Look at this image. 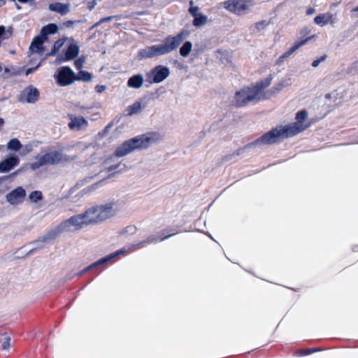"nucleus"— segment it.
Wrapping results in <instances>:
<instances>
[{
	"mask_svg": "<svg viewBox=\"0 0 358 358\" xmlns=\"http://www.w3.org/2000/svg\"><path fill=\"white\" fill-rule=\"evenodd\" d=\"M301 131V128L298 126L297 123H292L285 126H278L272 129L268 132L264 134L261 137L255 141L248 143L244 147L236 150L231 155H226L223 160L227 162L235 156H238L244 150L250 149L254 147L261 146L262 145H269L277 142L278 139H284L292 137Z\"/></svg>",
	"mask_w": 358,
	"mask_h": 358,
	"instance_id": "1",
	"label": "nucleus"
},
{
	"mask_svg": "<svg viewBox=\"0 0 358 358\" xmlns=\"http://www.w3.org/2000/svg\"><path fill=\"white\" fill-rule=\"evenodd\" d=\"M189 34V30L182 29L175 36L168 35L164 38L162 43L140 49L138 51L137 57L138 59H150L172 52L182 43Z\"/></svg>",
	"mask_w": 358,
	"mask_h": 358,
	"instance_id": "2",
	"label": "nucleus"
},
{
	"mask_svg": "<svg viewBox=\"0 0 358 358\" xmlns=\"http://www.w3.org/2000/svg\"><path fill=\"white\" fill-rule=\"evenodd\" d=\"M159 135L150 132L133 137L124 141L115 150L113 155L117 157H124L135 150H145L159 139Z\"/></svg>",
	"mask_w": 358,
	"mask_h": 358,
	"instance_id": "3",
	"label": "nucleus"
},
{
	"mask_svg": "<svg viewBox=\"0 0 358 358\" xmlns=\"http://www.w3.org/2000/svg\"><path fill=\"white\" fill-rule=\"evenodd\" d=\"M75 227L76 229H80L87 226L83 213L77 214L61 222L55 229L48 231L39 241H52L61 233L69 231L71 227Z\"/></svg>",
	"mask_w": 358,
	"mask_h": 358,
	"instance_id": "4",
	"label": "nucleus"
},
{
	"mask_svg": "<svg viewBox=\"0 0 358 358\" xmlns=\"http://www.w3.org/2000/svg\"><path fill=\"white\" fill-rule=\"evenodd\" d=\"M36 161L29 164L32 171H36L44 166H54L69 160V156L63 155L60 151L53 150L45 152L42 155H37Z\"/></svg>",
	"mask_w": 358,
	"mask_h": 358,
	"instance_id": "5",
	"label": "nucleus"
},
{
	"mask_svg": "<svg viewBox=\"0 0 358 358\" xmlns=\"http://www.w3.org/2000/svg\"><path fill=\"white\" fill-rule=\"evenodd\" d=\"M169 74V67L157 65L146 73V80L150 84L160 83L166 79Z\"/></svg>",
	"mask_w": 358,
	"mask_h": 358,
	"instance_id": "6",
	"label": "nucleus"
},
{
	"mask_svg": "<svg viewBox=\"0 0 358 358\" xmlns=\"http://www.w3.org/2000/svg\"><path fill=\"white\" fill-rule=\"evenodd\" d=\"M54 77L57 85L62 87L69 85L75 81V73L68 66L59 68Z\"/></svg>",
	"mask_w": 358,
	"mask_h": 358,
	"instance_id": "7",
	"label": "nucleus"
},
{
	"mask_svg": "<svg viewBox=\"0 0 358 358\" xmlns=\"http://www.w3.org/2000/svg\"><path fill=\"white\" fill-rule=\"evenodd\" d=\"M257 99H261L260 97L256 96L250 87H244L235 93L234 105L238 108L243 107Z\"/></svg>",
	"mask_w": 358,
	"mask_h": 358,
	"instance_id": "8",
	"label": "nucleus"
},
{
	"mask_svg": "<svg viewBox=\"0 0 358 358\" xmlns=\"http://www.w3.org/2000/svg\"><path fill=\"white\" fill-rule=\"evenodd\" d=\"M40 97L39 90L33 85H29L19 94L17 100L20 103H35Z\"/></svg>",
	"mask_w": 358,
	"mask_h": 358,
	"instance_id": "9",
	"label": "nucleus"
},
{
	"mask_svg": "<svg viewBox=\"0 0 358 358\" xmlns=\"http://www.w3.org/2000/svg\"><path fill=\"white\" fill-rule=\"evenodd\" d=\"M253 0H227L223 3V7L236 15H242L248 9V3H252Z\"/></svg>",
	"mask_w": 358,
	"mask_h": 358,
	"instance_id": "10",
	"label": "nucleus"
},
{
	"mask_svg": "<svg viewBox=\"0 0 358 358\" xmlns=\"http://www.w3.org/2000/svg\"><path fill=\"white\" fill-rule=\"evenodd\" d=\"M20 161V157L15 154L7 155L5 159L0 162V173H8L15 166H18Z\"/></svg>",
	"mask_w": 358,
	"mask_h": 358,
	"instance_id": "11",
	"label": "nucleus"
},
{
	"mask_svg": "<svg viewBox=\"0 0 358 358\" xmlns=\"http://www.w3.org/2000/svg\"><path fill=\"white\" fill-rule=\"evenodd\" d=\"M25 196V189L22 187H17L8 193L6 199L10 205L15 206L22 203Z\"/></svg>",
	"mask_w": 358,
	"mask_h": 358,
	"instance_id": "12",
	"label": "nucleus"
},
{
	"mask_svg": "<svg viewBox=\"0 0 358 358\" xmlns=\"http://www.w3.org/2000/svg\"><path fill=\"white\" fill-rule=\"evenodd\" d=\"M177 233H173V234H169V235H166L162 238H159V241H163L169 238H170L171 236L176 234ZM159 241V239L157 238V236L156 235H152V236H148L145 240L143 241H141L138 243H136V244H132L130 246L128 247L127 250V252L128 251L129 252H131V251H134L135 250H137V249H139V248H142L143 247H145L146 245H149V244H155L157 243V242Z\"/></svg>",
	"mask_w": 358,
	"mask_h": 358,
	"instance_id": "13",
	"label": "nucleus"
},
{
	"mask_svg": "<svg viewBox=\"0 0 358 358\" xmlns=\"http://www.w3.org/2000/svg\"><path fill=\"white\" fill-rule=\"evenodd\" d=\"M115 202H109L103 205L96 206V208L99 210L97 214V217H99V222H103L108 218H110L113 215V207L115 206Z\"/></svg>",
	"mask_w": 358,
	"mask_h": 358,
	"instance_id": "14",
	"label": "nucleus"
},
{
	"mask_svg": "<svg viewBox=\"0 0 358 358\" xmlns=\"http://www.w3.org/2000/svg\"><path fill=\"white\" fill-rule=\"evenodd\" d=\"M70 122L68 126L70 129L79 131L88 126V122L86 119L82 116H75L73 115H69Z\"/></svg>",
	"mask_w": 358,
	"mask_h": 358,
	"instance_id": "15",
	"label": "nucleus"
},
{
	"mask_svg": "<svg viewBox=\"0 0 358 358\" xmlns=\"http://www.w3.org/2000/svg\"><path fill=\"white\" fill-rule=\"evenodd\" d=\"M47 40L45 39L44 37H43L40 34L35 36L29 46V51L32 53L37 52V53H41L44 50L43 48V43Z\"/></svg>",
	"mask_w": 358,
	"mask_h": 358,
	"instance_id": "16",
	"label": "nucleus"
},
{
	"mask_svg": "<svg viewBox=\"0 0 358 358\" xmlns=\"http://www.w3.org/2000/svg\"><path fill=\"white\" fill-rule=\"evenodd\" d=\"M97 210H99L97 209L96 206H95L87 208L83 213L87 225L94 224L100 222L99 217H96L97 214H99Z\"/></svg>",
	"mask_w": 358,
	"mask_h": 358,
	"instance_id": "17",
	"label": "nucleus"
},
{
	"mask_svg": "<svg viewBox=\"0 0 358 358\" xmlns=\"http://www.w3.org/2000/svg\"><path fill=\"white\" fill-rule=\"evenodd\" d=\"M336 17L330 13H321L314 18V22L317 25L324 27L329 23H335Z\"/></svg>",
	"mask_w": 358,
	"mask_h": 358,
	"instance_id": "18",
	"label": "nucleus"
},
{
	"mask_svg": "<svg viewBox=\"0 0 358 358\" xmlns=\"http://www.w3.org/2000/svg\"><path fill=\"white\" fill-rule=\"evenodd\" d=\"M273 76L271 74H270L266 78L256 83V84L253 85L252 87H250V89L257 97L259 93L262 92V90L266 89L271 84Z\"/></svg>",
	"mask_w": 358,
	"mask_h": 358,
	"instance_id": "19",
	"label": "nucleus"
},
{
	"mask_svg": "<svg viewBox=\"0 0 358 358\" xmlns=\"http://www.w3.org/2000/svg\"><path fill=\"white\" fill-rule=\"evenodd\" d=\"M126 253H127V250H126V248H122L120 250L115 251V252H113L108 255H106V256L98 259L94 263L98 268L101 266H103V265L108 263L109 262H110L115 257H117L121 255L126 254Z\"/></svg>",
	"mask_w": 358,
	"mask_h": 358,
	"instance_id": "20",
	"label": "nucleus"
},
{
	"mask_svg": "<svg viewBox=\"0 0 358 358\" xmlns=\"http://www.w3.org/2000/svg\"><path fill=\"white\" fill-rule=\"evenodd\" d=\"M70 6L69 3H62L60 2H56L50 3L48 8L51 11L57 12L62 15L67 14L70 10Z\"/></svg>",
	"mask_w": 358,
	"mask_h": 358,
	"instance_id": "21",
	"label": "nucleus"
},
{
	"mask_svg": "<svg viewBox=\"0 0 358 358\" xmlns=\"http://www.w3.org/2000/svg\"><path fill=\"white\" fill-rule=\"evenodd\" d=\"M143 76L138 73L129 78L127 85L130 88L138 89L143 85Z\"/></svg>",
	"mask_w": 358,
	"mask_h": 358,
	"instance_id": "22",
	"label": "nucleus"
},
{
	"mask_svg": "<svg viewBox=\"0 0 358 358\" xmlns=\"http://www.w3.org/2000/svg\"><path fill=\"white\" fill-rule=\"evenodd\" d=\"M58 31V26L55 23H49L43 26L40 31V34L48 40V35L55 34Z\"/></svg>",
	"mask_w": 358,
	"mask_h": 358,
	"instance_id": "23",
	"label": "nucleus"
},
{
	"mask_svg": "<svg viewBox=\"0 0 358 358\" xmlns=\"http://www.w3.org/2000/svg\"><path fill=\"white\" fill-rule=\"evenodd\" d=\"M79 46L76 43H71L65 51L66 59L73 60L79 54Z\"/></svg>",
	"mask_w": 358,
	"mask_h": 358,
	"instance_id": "24",
	"label": "nucleus"
},
{
	"mask_svg": "<svg viewBox=\"0 0 358 358\" xmlns=\"http://www.w3.org/2000/svg\"><path fill=\"white\" fill-rule=\"evenodd\" d=\"M66 40V37H64V38L57 40L54 43L50 52L46 54V57H51V56H55V55H57V53L59 51L61 48L64 45Z\"/></svg>",
	"mask_w": 358,
	"mask_h": 358,
	"instance_id": "25",
	"label": "nucleus"
},
{
	"mask_svg": "<svg viewBox=\"0 0 358 358\" xmlns=\"http://www.w3.org/2000/svg\"><path fill=\"white\" fill-rule=\"evenodd\" d=\"M141 103L139 101H136L133 104L129 106L126 108L127 115L132 116L141 112Z\"/></svg>",
	"mask_w": 358,
	"mask_h": 358,
	"instance_id": "26",
	"label": "nucleus"
},
{
	"mask_svg": "<svg viewBox=\"0 0 358 358\" xmlns=\"http://www.w3.org/2000/svg\"><path fill=\"white\" fill-rule=\"evenodd\" d=\"M6 147L8 150L18 152L22 148L23 145L17 138H14L7 143Z\"/></svg>",
	"mask_w": 358,
	"mask_h": 358,
	"instance_id": "27",
	"label": "nucleus"
},
{
	"mask_svg": "<svg viewBox=\"0 0 358 358\" xmlns=\"http://www.w3.org/2000/svg\"><path fill=\"white\" fill-rule=\"evenodd\" d=\"M45 235L39 237L37 240H36L35 241L31 243V244H33L35 245L34 248H31L26 255L27 257L28 256H30L31 255H33L34 252H36V251L43 248L44 247V243H48L50 241H39L40 239L41 238H43Z\"/></svg>",
	"mask_w": 358,
	"mask_h": 358,
	"instance_id": "28",
	"label": "nucleus"
},
{
	"mask_svg": "<svg viewBox=\"0 0 358 358\" xmlns=\"http://www.w3.org/2000/svg\"><path fill=\"white\" fill-rule=\"evenodd\" d=\"M92 78V73L84 70H80L77 74L75 73V80L89 82Z\"/></svg>",
	"mask_w": 358,
	"mask_h": 358,
	"instance_id": "29",
	"label": "nucleus"
},
{
	"mask_svg": "<svg viewBox=\"0 0 358 358\" xmlns=\"http://www.w3.org/2000/svg\"><path fill=\"white\" fill-rule=\"evenodd\" d=\"M192 49V43L190 41H185L182 43V46L180 48L179 52L180 55L183 57H187Z\"/></svg>",
	"mask_w": 358,
	"mask_h": 358,
	"instance_id": "30",
	"label": "nucleus"
},
{
	"mask_svg": "<svg viewBox=\"0 0 358 358\" xmlns=\"http://www.w3.org/2000/svg\"><path fill=\"white\" fill-rule=\"evenodd\" d=\"M207 16L200 13L194 17L192 24L196 27H199L204 25L207 22Z\"/></svg>",
	"mask_w": 358,
	"mask_h": 358,
	"instance_id": "31",
	"label": "nucleus"
},
{
	"mask_svg": "<svg viewBox=\"0 0 358 358\" xmlns=\"http://www.w3.org/2000/svg\"><path fill=\"white\" fill-rule=\"evenodd\" d=\"M308 117V113L306 110H301L296 114V120H297L295 123L298 124V126L301 128V131L304 129L303 127V121H304Z\"/></svg>",
	"mask_w": 358,
	"mask_h": 358,
	"instance_id": "32",
	"label": "nucleus"
},
{
	"mask_svg": "<svg viewBox=\"0 0 358 358\" xmlns=\"http://www.w3.org/2000/svg\"><path fill=\"white\" fill-rule=\"evenodd\" d=\"M287 85V84L285 83V81H282L279 83H278L277 85H275V86H273L269 92H267L266 94H269L268 96H266L264 97V99H268L271 96V95H273V94H275L277 93H278L279 92H280L285 86Z\"/></svg>",
	"mask_w": 358,
	"mask_h": 358,
	"instance_id": "33",
	"label": "nucleus"
},
{
	"mask_svg": "<svg viewBox=\"0 0 358 358\" xmlns=\"http://www.w3.org/2000/svg\"><path fill=\"white\" fill-rule=\"evenodd\" d=\"M29 199L32 203H37L43 199V194L38 190L33 191L29 194Z\"/></svg>",
	"mask_w": 358,
	"mask_h": 358,
	"instance_id": "34",
	"label": "nucleus"
},
{
	"mask_svg": "<svg viewBox=\"0 0 358 358\" xmlns=\"http://www.w3.org/2000/svg\"><path fill=\"white\" fill-rule=\"evenodd\" d=\"M311 38V37H307L305 39H303V40H301L299 41H297L296 42L292 47H291L288 51L289 53H291V55H292L296 50H297L300 47H301L302 45H305L310 39Z\"/></svg>",
	"mask_w": 358,
	"mask_h": 358,
	"instance_id": "35",
	"label": "nucleus"
},
{
	"mask_svg": "<svg viewBox=\"0 0 358 358\" xmlns=\"http://www.w3.org/2000/svg\"><path fill=\"white\" fill-rule=\"evenodd\" d=\"M269 24V22L266 20H262L259 22H257L255 24V27L258 31H261L264 29L266 26H268Z\"/></svg>",
	"mask_w": 358,
	"mask_h": 358,
	"instance_id": "36",
	"label": "nucleus"
},
{
	"mask_svg": "<svg viewBox=\"0 0 358 358\" xmlns=\"http://www.w3.org/2000/svg\"><path fill=\"white\" fill-rule=\"evenodd\" d=\"M113 19L120 20V15H112V16L105 17L101 18L99 20V22L100 23H104V22H107L111 21Z\"/></svg>",
	"mask_w": 358,
	"mask_h": 358,
	"instance_id": "37",
	"label": "nucleus"
},
{
	"mask_svg": "<svg viewBox=\"0 0 358 358\" xmlns=\"http://www.w3.org/2000/svg\"><path fill=\"white\" fill-rule=\"evenodd\" d=\"M322 349L321 348H308V349H306V350H303L301 352V355H310L313 352H319V351H321Z\"/></svg>",
	"mask_w": 358,
	"mask_h": 358,
	"instance_id": "38",
	"label": "nucleus"
},
{
	"mask_svg": "<svg viewBox=\"0 0 358 358\" xmlns=\"http://www.w3.org/2000/svg\"><path fill=\"white\" fill-rule=\"evenodd\" d=\"M85 62V60L83 58H78L77 59L75 62H74V65L76 66V68L78 69V70H81V69L83 68V64Z\"/></svg>",
	"mask_w": 358,
	"mask_h": 358,
	"instance_id": "39",
	"label": "nucleus"
},
{
	"mask_svg": "<svg viewBox=\"0 0 358 358\" xmlns=\"http://www.w3.org/2000/svg\"><path fill=\"white\" fill-rule=\"evenodd\" d=\"M327 59V55H322V57H320V58L314 60L313 62H312V66L313 67H317L322 62H324L325 59Z\"/></svg>",
	"mask_w": 358,
	"mask_h": 358,
	"instance_id": "40",
	"label": "nucleus"
},
{
	"mask_svg": "<svg viewBox=\"0 0 358 358\" xmlns=\"http://www.w3.org/2000/svg\"><path fill=\"white\" fill-rule=\"evenodd\" d=\"M68 61H70V59H66V55L65 54H64V56L62 55H59L57 56V57L56 58L55 63L56 64H62L63 62H68Z\"/></svg>",
	"mask_w": 358,
	"mask_h": 358,
	"instance_id": "41",
	"label": "nucleus"
},
{
	"mask_svg": "<svg viewBox=\"0 0 358 358\" xmlns=\"http://www.w3.org/2000/svg\"><path fill=\"white\" fill-rule=\"evenodd\" d=\"M10 338L9 336H6L4 338V341L1 345L2 349L6 350H8L10 347Z\"/></svg>",
	"mask_w": 358,
	"mask_h": 358,
	"instance_id": "42",
	"label": "nucleus"
},
{
	"mask_svg": "<svg viewBox=\"0 0 358 358\" xmlns=\"http://www.w3.org/2000/svg\"><path fill=\"white\" fill-rule=\"evenodd\" d=\"M81 22H82L81 20H67L64 22V25L66 27L69 28V27H71L73 24L80 23Z\"/></svg>",
	"mask_w": 358,
	"mask_h": 358,
	"instance_id": "43",
	"label": "nucleus"
},
{
	"mask_svg": "<svg viewBox=\"0 0 358 358\" xmlns=\"http://www.w3.org/2000/svg\"><path fill=\"white\" fill-rule=\"evenodd\" d=\"M23 149V152H22V155H25L29 152H31L32 151V145H30V144H28V145H25L24 146L22 147Z\"/></svg>",
	"mask_w": 358,
	"mask_h": 358,
	"instance_id": "44",
	"label": "nucleus"
},
{
	"mask_svg": "<svg viewBox=\"0 0 358 358\" xmlns=\"http://www.w3.org/2000/svg\"><path fill=\"white\" fill-rule=\"evenodd\" d=\"M41 62H40L35 67L28 68L25 71L26 76L34 73L36 69H38V68L41 65Z\"/></svg>",
	"mask_w": 358,
	"mask_h": 358,
	"instance_id": "45",
	"label": "nucleus"
},
{
	"mask_svg": "<svg viewBox=\"0 0 358 358\" xmlns=\"http://www.w3.org/2000/svg\"><path fill=\"white\" fill-rule=\"evenodd\" d=\"M198 10H199L198 6H191L189 8V12L192 15L193 17L200 13H198Z\"/></svg>",
	"mask_w": 358,
	"mask_h": 358,
	"instance_id": "46",
	"label": "nucleus"
},
{
	"mask_svg": "<svg viewBox=\"0 0 358 358\" xmlns=\"http://www.w3.org/2000/svg\"><path fill=\"white\" fill-rule=\"evenodd\" d=\"M6 31L5 27L3 25H0V42H1L2 39L8 38L7 36H6Z\"/></svg>",
	"mask_w": 358,
	"mask_h": 358,
	"instance_id": "47",
	"label": "nucleus"
},
{
	"mask_svg": "<svg viewBox=\"0 0 358 358\" xmlns=\"http://www.w3.org/2000/svg\"><path fill=\"white\" fill-rule=\"evenodd\" d=\"M106 85H97L95 87V90L98 93L103 92L104 90H106Z\"/></svg>",
	"mask_w": 358,
	"mask_h": 358,
	"instance_id": "48",
	"label": "nucleus"
},
{
	"mask_svg": "<svg viewBox=\"0 0 358 358\" xmlns=\"http://www.w3.org/2000/svg\"><path fill=\"white\" fill-rule=\"evenodd\" d=\"M120 166H121L120 163L116 164H114V165H111V166H108L107 168V171L108 172H113V171H115Z\"/></svg>",
	"mask_w": 358,
	"mask_h": 358,
	"instance_id": "49",
	"label": "nucleus"
},
{
	"mask_svg": "<svg viewBox=\"0 0 358 358\" xmlns=\"http://www.w3.org/2000/svg\"><path fill=\"white\" fill-rule=\"evenodd\" d=\"M136 231V228L134 226H128L125 228V232L134 234Z\"/></svg>",
	"mask_w": 358,
	"mask_h": 358,
	"instance_id": "50",
	"label": "nucleus"
},
{
	"mask_svg": "<svg viewBox=\"0 0 358 358\" xmlns=\"http://www.w3.org/2000/svg\"><path fill=\"white\" fill-rule=\"evenodd\" d=\"M96 5V2L95 1H92L88 2L87 8L90 10H92L94 9V8L95 7Z\"/></svg>",
	"mask_w": 358,
	"mask_h": 358,
	"instance_id": "51",
	"label": "nucleus"
},
{
	"mask_svg": "<svg viewBox=\"0 0 358 358\" xmlns=\"http://www.w3.org/2000/svg\"><path fill=\"white\" fill-rule=\"evenodd\" d=\"M315 11V9L313 7H310L308 8L306 11V13L307 15H310L312 14H313Z\"/></svg>",
	"mask_w": 358,
	"mask_h": 358,
	"instance_id": "52",
	"label": "nucleus"
},
{
	"mask_svg": "<svg viewBox=\"0 0 358 358\" xmlns=\"http://www.w3.org/2000/svg\"><path fill=\"white\" fill-rule=\"evenodd\" d=\"M24 170V168H20V169H17V171H15V172H13L12 173V176H16L17 175H18L20 173H21Z\"/></svg>",
	"mask_w": 358,
	"mask_h": 358,
	"instance_id": "53",
	"label": "nucleus"
},
{
	"mask_svg": "<svg viewBox=\"0 0 358 358\" xmlns=\"http://www.w3.org/2000/svg\"><path fill=\"white\" fill-rule=\"evenodd\" d=\"M291 55V53L289 52V51H286L282 54V57H289Z\"/></svg>",
	"mask_w": 358,
	"mask_h": 358,
	"instance_id": "54",
	"label": "nucleus"
},
{
	"mask_svg": "<svg viewBox=\"0 0 358 358\" xmlns=\"http://www.w3.org/2000/svg\"><path fill=\"white\" fill-rule=\"evenodd\" d=\"M291 55V53L289 52V51H286L282 54V57H289Z\"/></svg>",
	"mask_w": 358,
	"mask_h": 358,
	"instance_id": "55",
	"label": "nucleus"
},
{
	"mask_svg": "<svg viewBox=\"0 0 358 358\" xmlns=\"http://www.w3.org/2000/svg\"><path fill=\"white\" fill-rule=\"evenodd\" d=\"M85 273L84 272V270L83 269L80 272L76 273V275L80 277V276H82L83 275H84Z\"/></svg>",
	"mask_w": 358,
	"mask_h": 358,
	"instance_id": "56",
	"label": "nucleus"
},
{
	"mask_svg": "<svg viewBox=\"0 0 358 358\" xmlns=\"http://www.w3.org/2000/svg\"><path fill=\"white\" fill-rule=\"evenodd\" d=\"M75 275H76V274H74V275L69 274L66 275V279L68 280H71Z\"/></svg>",
	"mask_w": 358,
	"mask_h": 358,
	"instance_id": "57",
	"label": "nucleus"
},
{
	"mask_svg": "<svg viewBox=\"0 0 358 358\" xmlns=\"http://www.w3.org/2000/svg\"><path fill=\"white\" fill-rule=\"evenodd\" d=\"M83 270H84V272L86 273L87 272L91 271L92 269H91L90 266H88L85 267Z\"/></svg>",
	"mask_w": 358,
	"mask_h": 358,
	"instance_id": "58",
	"label": "nucleus"
},
{
	"mask_svg": "<svg viewBox=\"0 0 358 358\" xmlns=\"http://www.w3.org/2000/svg\"><path fill=\"white\" fill-rule=\"evenodd\" d=\"M90 266V267H91V269H92H92H95V268H97V266H96V264H95V263H94H94H92V264H91Z\"/></svg>",
	"mask_w": 358,
	"mask_h": 358,
	"instance_id": "59",
	"label": "nucleus"
},
{
	"mask_svg": "<svg viewBox=\"0 0 358 358\" xmlns=\"http://www.w3.org/2000/svg\"><path fill=\"white\" fill-rule=\"evenodd\" d=\"M286 57H282V55L278 58V62H282Z\"/></svg>",
	"mask_w": 358,
	"mask_h": 358,
	"instance_id": "60",
	"label": "nucleus"
},
{
	"mask_svg": "<svg viewBox=\"0 0 358 358\" xmlns=\"http://www.w3.org/2000/svg\"><path fill=\"white\" fill-rule=\"evenodd\" d=\"M8 178V176H3L0 177V185L2 183V182L6 180Z\"/></svg>",
	"mask_w": 358,
	"mask_h": 358,
	"instance_id": "61",
	"label": "nucleus"
},
{
	"mask_svg": "<svg viewBox=\"0 0 358 358\" xmlns=\"http://www.w3.org/2000/svg\"><path fill=\"white\" fill-rule=\"evenodd\" d=\"M352 250L354 252H358V245H355V247H353Z\"/></svg>",
	"mask_w": 358,
	"mask_h": 358,
	"instance_id": "62",
	"label": "nucleus"
},
{
	"mask_svg": "<svg viewBox=\"0 0 358 358\" xmlns=\"http://www.w3.org/2000/svg\"><path fill=\"white\" fill-rule=\"evenodd\" d=\"M9 72H10V69H9V68H8V67H5V68H4V73H8Z\"/></svg>",
	"mask_w": 358,
	"mask_h": 358,
	"instance_id": "63",
	"label": "nucleus"
},
{
	"mask_svg": "<svg viewBox=\"0 0 358 358\" xmlns=\"http://www.w3.org/2000/svg\"><path fill=\"white\" fill-rule=\"evenodd\" d=\"M101 24H102V23H100V22H99V20L97 22H96V23H94V27H99V25H101Z\"/></svg>",
	"mask_w": 358,
	"mask_h": 358,
	"instance_id": "64",
	"label": "nucleus"
}]
</instances>
